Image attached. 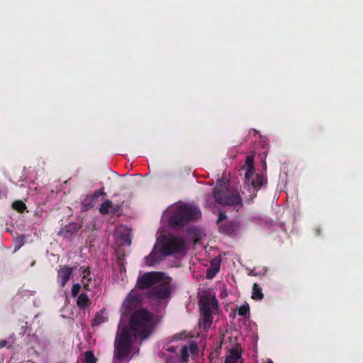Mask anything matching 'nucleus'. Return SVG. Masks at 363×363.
I'll use <instances>...</instances> for the list:
<instances>
[{
  "mask_svg": "<svg viewBox=\"0 0 363 363\" xmlns=\"http://www.w3.org/2000/svg\"><path fill=\"white\" fill-rule=\"evenodd\" d=\"M267 363H273V362L271 359H269Z\"/></svg>",
  "mask_w": 363,
  "mask_h": 363,
  "instance_id": "33",
  "label": "nucleus"
},
{
  "mask_svg": "<svg viewBox=\"0 0 363 363\" xmlns=\"http://www.w3.org/2000/svg\"><path fill=\"white\" fill-rule=\"evenodd\" d=\"M172 289L169 281H160L146 293L151 303L155 302L158 306L164 308L170 298Z\"/></svg>",
  "mask_w": 363,
  "mask_h": 363,
  "instance_id": "5",
  "label": "nucleus"
},
{
  "mask_svg": "<svg viewBox=\"0 0 363 363\" xmlns=\"http://www.w3.org/2000/svg\"><path fill=\"white\" fill-rule=\"evenodd\" d=\"M91 303V301L86 294L82 293L77 298V305L80 309H85Z\"/></svg>",
  "mask_w": 363,
  "mask_h": 363,
  "instance_id": "14",
  "label": "nucleus"
},
{
  "mask_svg": "<svg viewBox=\"0 0 363 363\" xmlns=\"http://www.w3.org/2000/svg\"><path fill=\"white\" fill-rule=\"evenodd\" d=\"M237 229L238 225L235 221H227L219 225L220 233L230 236L235 235Z\"/></svg>",
  "mask_w": 363,
  "mask_h": 363,
  "instance_id": "11",
  "label": "nucleus"
},
{
  "mask_svg": "<svg viewBox=\"0 0 363 363\" xmlns=\"http://www.w3.org/2000/svg\"><path fill=\"white\" fill-rule=\"evenodd\" d=\"M97 359L95 357L93 352L86 351L85 352L84 362V363H96Z\"/></svg>",
  "mask_w": 363,
  "mask_h": 363,
  "instance_id": "21",
  "label": "nucleus"
},
{
  "mask_svg": "<svg viewBox=\"0 0 363 363\" xmlns=\"http://www.w3.org/2000/svg\"><path fill=\"white\" fill-rule=\"evenodd\" d=\"M213 197L216 203L223 206H230L237 208L242 207V199L240 191L233 188L216 187Z\"/></svg>",
  "mask_w": 363,
  "mask_h": 363,
  "instance_id": "3",
  "label": "nucleus"
},
{
  "mask_svg": "<svg viewBox=\"0 0 363 363\" xmlns=\"http://www.w3.org/2000/svg\"><path fill=\"white\" fill-rule=\"evenodd\" d=\"M16 244L18 245L17 249H19L25 243V237L22 235L15 239Z\"/></svg>",
  "mask_w": 363,
  "mask_h": 363,
  "instance_id": "28",
  "label": "nucleus"
},
{
  "mask_svg": "<svg viewBox=\"0 0 363 363\" xmlns=\"http://www.w3.org/2000/svg\"><path fill=\"white\" fill-rule=\"evenodd\" d=\"M181 357L180 360L182 362H186L189 360V351L188 348L186 346L182 347L181 351Z\"/></svg>",
  "mask_w": 363,
  "mask_h": 363,
  "instance_id": "23",
  "label": "nucleus"
},
{
  "mask_svg": "<svg viewBox=\"0 0 363 363\" xmlns=\"http://www.w3.org/2000/svg\"><path fill=\"white\" fill-rule=\"evenodd\" d=\"M160 246V252L163 257L180 253L185 250V242L183 238L173 235H162L157 239Z\"/></svg>",
  "mask_w": 363,
  "mask_h": 363,
  "instance_id": "4",
  "label": "nucleus"
},
{
  "mask_svg": "<svg viewBox=\"0 0 363 363\" xmlns=\"http://www.w3.org/2000/svg\"><path fill=\"white\" fill-rule=\"evenodd\" d=\"M90 276V271L89 269V267H87L86 269L83 272V277L82 279V282L83 284V287L86 291H90V282L91 279L89 277Z\"/></svg>",
  "mask_w": 363,
  "mask_h": 363,
  "instance_id": "16",
  "label": "nucleus"
},
{
  "mask_svg": "<svg viewBox=\"0 0 363 363\" xmlns=\"http://www.w3.org/2000/svg\"><path fill=\"white\" fill-rule=\"evenodd\" d=\"M106 318L102 315V314H100V313H97L94 318L92 320V323H91V325L92 326H97V325H101V323L106 322Z\"/></svg>",
  "mask_w": 363,
  "mask_h": 363,
  "instance_id": "20",
  "label": "nucleus"
},
{
  "mask_svg": "<svg viewBox=\"0 0 363 363\" xmlns=\"http://www.w3.org/2000/svg\"><path fill=\"white\" fill-rule=\"evenodd\" d=\"M12 207L19 213H23L26 208V204L21 200L15 201L12 204Z\"/></svg>",
  "mask_w": 363,
  "mask_h": 363,
  "instance_id": "18",
  "label": "nucleus"
},
{
  "mask_svg": "<svg viewBox=\"0 0 363 363\" xmlns=\"http://www.w3.org/2000/svg\"><path fill=\"white\" fill-rule=\"evenodd\" d=\"M79 225L74 223L65 226L64 230L65 231V233H69L72 235L75 234L79 230Z\"/></svg>",
  "mask_w": 363,
  "mask_h": 363,
  "instance_id": "19",
  "label": "nucleus"
},
{
  "mask_svg": "<svg viewBox=\"0 0 363 363\" xmlns=\"http://www.w3.org/2000/svg\"><path fill=\"white\" fill-rule=\"evenodd\" d=\"M264 178L262 175L255 174V171L247 170L245 174V185L248 187L252 198L257 196V191L262 186Z\"/></svg>",
  "mask_w": 363,
  "mask_h": 363,
  "instance_id": "8",
  "label": "nucleus"
},
{
  "mask_svg": "<svg viewBox=\"0 0 363 363\" xmlns=\"http://www.w3.org/2000/svg\"><path fill=\"white\" fill-rule=\"evenodd\" d=\"M218 272V269H208L206 273V277L208 279L213 278L216 273Z\"/></svg>",
  "mask_w": 363,
  "mask_h": 363,
  "instance_id": "27",
  "label": "nucleus"
},
{
  "mask_svg": "<svg viewBox=\"0 0 363 363\" xmlns=\"http://www.w3.org/2000/svg\"><path fill=\"white\" fill-rule=\"evenodd\" d=\"M202 318L199 322L204 329L210 328L212 323V314L218 309V301L214 296H204L200 300Z\"/></svg>",
  "mask_w": 363,
  "mask_h": 363,
  "instance_id": "6",
  "label": "nucleus"
},
{
  "mask_svg": "<svg viewBox=\"0 0 363 363\" xmlns=\"http://www.w3.org/2000/svg\"><path fill=\"white\" fill-rule=\"evenodd\" d=\"M167 351H169L170 352H174L176 351V348L172 346L167 349Z\"/></svg>",
  "mask_w": 363,
  "mask_h": 363,
  "instance_id": "31",
  "label": "nucleus"
},
{
  "mask_svg": "<svg viewBox=\"0 0 363 363\" xmlns=\"http://www.w3.org/2000/svg\"><path fill=\"white\" fill-rule=\"evenodd\" d=\"M241 357L240 350L234 347L229 351V354L225 357V363H238Z\"/></svg>",
  "mask_w": 363,
  "mask_h": 363,
  "instance_id": "12",
  "label": "nucleus"
},
{
  "mask_svg": "<svg viewBox=\"0 0 363 363\" xmlns=\"http://www.w3.org/2000/svg\"><path fill=\"white\" fill-rule=\"evenodd\" d=\"M112 206V202L107 199L106 200L99 208V212L102 215H106L108 213L110 208Z\"/></svg>",
  "mask_w": 363,
  "mask_h": 363,
  "instance_id": "17",
  "label": "nucleus"
},
{
  "mask_svg": "<svg viewBox=\"0 0 363 363\" xmlns=\"http://www.w3.org/2000/svg\"><path fill=\"white\" fill-rule=\"evenodd\" d=\"M72 272L73 268L67 266H64L59 269L57 271V279L62 288L66 285Z\"/></svg>",
  "mask_w": 363,
  "mask_h": 363,
  "instance_id": "9",
  "label": "nucleus"
},
{
  "mask_svg": "<svg viewBox=\"0 0 363 363\" xmlns=\"http://www.w3.org/2000/svg\"><path fill=\"white\" fill-rule=\"evenodd\" d=\"M164 274L160 272H145L138 277L136 287L140 290L150 289L162 281Z\"/></svg>",
  "mask_w": 363,
  "mask_h": 363,
  "instance_id": "7",
  "label": "nucleus"
},
{
  "mask_svg": "<svg viewBox=\"0 0 363 363\" xmlns=\"http://www.w3.org/2000/svg\"><path fill=\"white\" fill-rule=\"evenodd\" d=\"M139 301V298L137 296L130 293L123 303V306L125 308V310L128 311L131 308L136 306Z\"/></svg>",
  "mask_w": 363,
  "mask_h": 363,
  "instance_id": "13",
  "label": "nucleus"
},
{
  "mask_svg": "<svg viewBox=\"0 0 363 363\" xmlns=\"http://www.w3.org/2000/svg\"><path fill=\"white\" fill-rule=\"evenodd\" d=\"M128 245H130V240L128 242Z\"/></svg>",
  "mask_w": 363,
  "mask_h": 363,
  "instance_id": "34",
  "label": "nucleus"
},
{
  "mask_svg": "<svg viewBox=\"0 0 363 363\" xmlns=\"http://www.w3.org/2000/svg\"><path fill=\"white\" fill-rule=\"evenodd\" d=\"M245 163L248 167L247 170L255 171L254 166H253V164H254L253 157H252L250 156H247L246 158Z\"/></svg>",
  "mask_w": 363,
  "mask_h": 363,
  "instance_id": "26",
  "label": "nucleus"
},
{
  "mask_svg": "<svg viewBox=\"0 0 363 363\" xmlns=\"http://www.w3.org/2000/svg\"><path fill=\"white\" fill-rule=\"evenodd\" d=\"M105 192L104 191V189H98L96 190L91 196V203H96V201H97L98 198L100 196H102V195H105Z\"/></svg>",
  "mask_w": 363,
  "mask_h": 363,
  "instance_id": "24",
  "label": "nucleus"
},
{
  "mask_svg": "<svg viewBox=\"0 0 363 363\" xmlns=\"http://www.w3.org/2000/svg\"><path fill=\"white\" fill-rule=\"evenodd\" d=\"M264 298L262 289L260 286L255 283L252 286V298L257 301H260Z\"/></svg>",
  "mask_w": 363,
  "mask_h": 363,
  "instance_id": "15",
  "label": "nucleus"
},
{
  "mask_svg": "<svg viewBox=\"0 0 363 363\" xmlns=\"http://www.w3.org/2000/svg\"><path fill=\"white\" fill-rule=\"evenodd\" d=\"M196 348V345H195V346L191 345V348H190V349H191V352H193Z\"/></svg>",
  "mask_w": 363,
  "mask_h": 363,
  "instance_id": "32",
  "label": "nucleus"
},
{
  "mask_svg": "<svg viewBox=\"0 0 363 363\" xmlns=\"http://www.w3.org/2000/svg\"><path fill=\"white\" fill-rule=\"evenodd\" d=\"M201 216V213L199 208L189 204H180L174 207L169 223L174 228H181L195 221Z\"/></svg>",
  "mask_w": 363,
  "mask_h": 363,
  "instance_id": "2",
  "label": "nucleus"
},
{
  "mask_svg": "<svg viewBox=\"0 0 363 363\" xmlns=\"http://www.w3.org/2000/svg\"><path fill=\"white\" fill-rule=\"evenodd\" d=\"M226 218V215L224 212H219L218 218L216 221V223L219 225L221 224L220 223Z\"/></svg>",
  "mask_w": 363,
  "mask_h": 363,
  "instance_id": "29",
  "label": "nucleus"
},
{
  "mask_svg": "<svg viewBox=\"0 0 363 363\" xmlns=\"http://www.w3.org/2000/svg\"><path fill=\"white\" fill-rule=\"evenodd\" d=\"M250 313V307L247 303L243 304L238 309V314L240 316H246Z\"/></svg>",
  "mask_w": 363,
  "mask_h": 363,
  "instance_id": "22",
  "label": "nucleus"
},
{
  "mask_svg": "<svg viewBox=\"0 0 363 363\" xmlns=\"http://www.w3.org/2000/svg\"><path fill=\"white\" fill-rule=\"evenodd\" d=\"M81 285L79 284H74L72 288V296L77 297L80 291Z\"/></svg>",
  "mask_w": 363,
  "mask_h": 363,
  "instance_id": "25",
  "label": "nucleus"
},
{
  "mask_svg": "<svg viewBox=\"0 0 363 363\" xmlns=\"http://www.w3.org/2000/svg\"><path fill=\"white\" fill-rule=\"evenodd\" d=\"M162 257H164L161 255L160 249L158 250V244L157 243L154 246L150 255L145 257L146 264L148 266H153L155 264L159 263Z\"/></svg>",
  "mask_w": 363,
  "mask_h": 363,
  "instance_id": "10",
  "label": "nucleus"
},
{
  "mask_svg": "<svg viewBox=\"0 0 363 363\" xmlns=\"http://www.w3.org/2000/svg\"><path fill=\"white\" fill-rule=\"evenodd\" d=\"M7 344V341L5 340H0V349L4 347Z\"/></svg>",
  "mask_w": 363,
  "mask_h": 363,
  "instance_id": "30",
  "label": "nucleus"
},
{
  "mask_svg": "<svg viewBox=\"0 0 363 363\" xmlns=\"http://www.w3.org/2000/svg\"><path fill=\"white\" fill-rule=\"evenodd\" d=\"M153 315L144 308L133 312L128 326L119 327L114 342L112 363H128L131 359L134 340H143L153 331Z\"/></svg>",
  "mask_w": 363,
  "mask_h": 363,
  "instance_id": "1",
  "label": "nucleus"
}]
</instances>
